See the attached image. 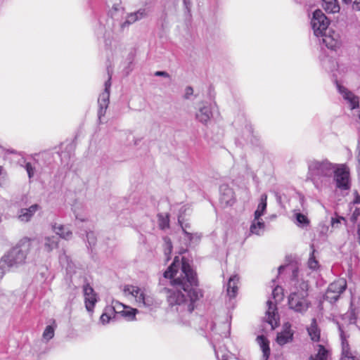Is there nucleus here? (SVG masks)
<instances>
[{
	"label": "nucleus",
	"mask_w": 360,
	"mask_h": 360,
	"mask_svg": "<svg viewBox=\"0 0 360 360\" xmlns=\"http://www.w3.org/2000/svg\"><path fill=\"white\" fill-rule=\"evenodd\" d=\"M164 277L172 279L173 289L167 290V302L172 310L178 313L177 323L191 326L195 303L202 297L195 272L184 257L180 262L179 257H175Z\"/></svg>",
	"instance_id": "1"
},
{
	"label": "nucleus",
	"mask_w": 360,
	"mask_h": 360,
	"mask_svg": "<svg viewBox=\"0 0 360 360\" xmlns=\"http://www.w3.org/2000/svg\"><path fill=\"white\" fill-rule=\"evenodd\" d=\"M335 165L328 159L310 160L307 162V179L312 182L314 187L322 191L328 188L332 184Z\"/></svg>",
	"instance_id": "2"
},
{
	"label": "nucleus",
	"mask_w": 360,
	"mask_h": 360,
	"mask_svg": "<svg viewBox=\"0 0 360 360\" xmlns=\"http://www.w3.org/2000/svg\"><path fill=\"white\" fill-rule=\"evenodd\" d=\"M30 248V240L24 238L4 253L0 259V279L7 271L15 270L25 263Z\"/></svg>",
	"instance_id": "3"
},
{
	"label": "nucleus",
	"mask_w": 360,
	"mask_h": 360,
	"mask_svg": "<svg viewBox=\"0 0 360 360\" xmlns=\"http://www.w3.org/2000/svg\"><path fill=\"white\" fill-rule=\"evenodd\" d=\"M291 284L292 287L288 301L289 308L295 312L304 314L307 311L311 304L308 299V281L299 278L298 271L297 269H295L292 271Z\"/></svg>",
	"instance_id": "4"
},
{
	"label": "nucleus",
	"mask_w": 360,
	"mask_h": 360,
	"mask_svg": "<svg viewBox=\"0 0 360 360\" xmlns=\"http://www.w3.org/2000/svg\"><path fill=\"white\" fill-rule=\"evenodd\" d=\"M329 24V20L321 10L316 9L313 12L311 25L314 35L321 37L320 44L328 49H334L339 44V34L328 29Z\"/></svg>",
	"instance_id": "5"
},
{
	"label": "nucleus",
	"mask_w": 360,
	"mask_h": 360,
	"mask_svg": "<svg viewBox=\"0 0 360 360\" xmlns=\"http://www.w3.org/2000/svg\"><path fill=\"white\" fill-rule=\"evenodd\" d=\"M124 293L126 296L134 297L139 307H144L152 309L160 304L155 299L153 295L144 288L134 285H126L124 288Z\"/></svg>",
	"instance_id": "6"
},
{
	"label": "nucleus",
	"mask_w": 360,
	"mask_h": 360,
	"mask_svg": "<svg viewBox=\"0 0 360 360\" xmlns=\"http://www.w3.org/2000/svg\"><path fill=\"white\" fill-rule=\"evenodd\" d=\"M273 299L267 301L268 309L266 311V322L274 328L278 325L279 316L277 313L276 302L283 300V289L281 286H276L272 291Z\"/></svg>",
	"instance_id": "7"
},
{
	"label": "nucleus",
	"mask_w": 360,
	"mask_h": 360,
	"mask_svg": "<svg viewBox=\"0 0 360 360\" xmlns=\"http://www.w3.org/2000/svg\"><path fill=\"white\" fill-rule=\"evenodd\" d=\"M332 181L340 191H348L351 188L349 168L345 164H335Z\"/></svg>",
	"instance_id": "8"
},
{
	"label": "nucleus",
	"mask_w": 360,
	"mask_h": 360,
	"mask_svg": "<svg viewBox=\"0 0 360 360\" xmlns=\"http://www.w3.org/2000/svg\"><path fill=\"white\" fill-rule=\"evenodd\" d=\"M147 15L148 12L146 8H140L136 12L128 13L124 20L117 21L113 24L112 32L115 34H120L128 30L129 25L143 19Z\"/></svg>",
	"instance_id": "9"
},
{
	"label": "nucleus",
	"mask_w": 360,
	"mask_h": 360,
	"mask_svg": "<svg viewBox=\"0 0 360 360\" xmlns=\"http://www.w3.org/2000/svg\"><path fill=\"white\" fill-rule=\"evenodd\" d=\"M347 288V281L345 278H339L331 283L324 295V300L330 303L335 302Z\"/></svg>",
	"instance_id": "10"
},
{
	"label": "nucleus",
	"mask_w": 360,
	"mask_h": 360,
	"mask_svg": "<svg viewBox=\"0 0 360 360\" xmlns=\"http://www.w3.org/2000/svg\"><path fill=\"white\" fill-rule=\"evenodd\" d=\"M337 325L340 333L342 346L340 360H360V356L350 350L349 343L347 340L348 335L345 330V326L343 324H340L339 323H337Z\"/></svg>",
	"instance_id": "11"
},
{
	"label": "nucleus",
	"mask_w": 360,
	"mask_h": 360,
	"mask_svg": "<svg viewBox=\"0 0 360 360\" xmlns=\"http://www.w3.org/2000/svg\"><path fill=\"white\" fill-rule=\"evenodd\" d=\"M108 79L105 82L104 86L105 89L103 92H102L98 97V117L100 122H101L102 117L105 115L106 112V110L109 105V98H110V89L111 86V75L108 73Z\"/></svg>",
	"instance_id": "12"
},
{
	"label": "nucleus",
	"mask_w": 360,
	"mask_h": 360,
	"mask_svg": "<svg viewBox=\"0 0 360 360\" xmlns=\"http://www.w3.org/2000/svg\"><path fill=\"white\" fill-rule=\"evenodd\" d=\"M195 116L198 122L204 125H207L212 117L210 105L206 102L200 103Z\"/></svg>",
	"instance_id": "13"
},
{
	"label": "nucleus",
	"mask_w": 360,
	"mask_h": 360,
	"mask_svg": "<svg viewBox=\"0 0 360 360\" xmlns=\"http://www.w3.org/2000/svg\"><path fill=\"white\" fill-rule=\"evenodd\" d=\"M336 87L351 109H355L359 107V101L357 96L338 82H336Z\"/></svg>",
	"instance_id": "14"
},
{
	"label": "nucleus",
	"mask_w": 360,
	"mask_h": 360,
	"mask_svg": "<svg viewBox=\"0 0 360 360\" xmlns=\"http://www.w3.org/2000/svg\"><path fill=\"white\" fill-rule=\"evenodd\" d=\"M83 291L86 309L89 312H93L94 306L97 302L96 294L89 284L84 285Z\"/></svg>",
	"instance_id": "15"
},
{
	"label": "nucleus",
	"mask_w": 360,
	"mask_h": 360,
	"mask_svg": "<svg viewBox=\"0 0 360 360\" xmlns=\"http://www.w3.org/2000/svg\"><path fill=\"white\" fill-rule=\"evenodd\" d=\"M294 331L291 329V325L286 323L283 325V329L278 333L276 337V342L283 346L287 343H290L293 340Z\"/></svg>",
	"instance_id": "16"
},
{
	"label": "nucleus",
	"mask_w": 360,
	"mask_h": 360,
	"mask_svg": "<svg viewBox=\"0 0 360 360\" xmlns=\"http://www.w3.org/2000/svg\"><path fill=\"white\" fill-rule=\"evenodd\" d=\"M219 191L221 203L226 206L232 205L235 200L233 189L227 185H221Z\"/></svg>",
	"instance_id": "17"
},
{
	"label": "nucleus",
	"mask_w": 360,
	"mask_h": 360,
	"mask_svg": "<svg viewBox=\"0 0 360 360\" xmlns=\"http://www.w3.org/2000/svg\"><path fill=\"white\" fill-rule=\"evenodd\" d=\"M39 209L40 206L37 204L32 205L28 208L20 209L18 214V218L20 221L27 222Z\"/></svg>",
	"instance_id": "18"
},
{
	"label": "nucleus",
	"mask_w": 360,
	"mask_h": 360,
	"mask_svg": "<svg viewBox=\"0 0 360 360\" xmlns=\"http://www.w3.org/2000/svg\"><path fill=\"white\" fill-rule=\"evenodd\" d=\"M72 210L77 220L81 222L87 221L89 217V212L87 207L82 203H75Z\"/></svg>",
	"instance_id": "19"
},
{
	"label": "nucleus",
	"mask_w": 360,
	"mask_h": 360,
	"mask_svg": "<svg viewBox=\"0 0 360 360\" xmlns=\"http://www.w3.org/2000/svg\"><path fill=\"white\" fill-rule=\"evenodd\" d=\"M108 7H110L109 11V14L111 18L113 19V24L119 21L118 18L120 16H122L124 13V9L121 5L120 0H114L113 2H111V5L108 4Z\"/></svg>",
	"instance_id": "20"
},
{
	"label": "nucleus",
	"mask_w": 360,
	"mask_h": 360,
	"mask_svg": "<svg viewBox=\"0 0 360 360\" xmlns=\"http://www.w3.org/2000/svg\"><path fill=\"white\" fill-rule=\"evenodd\" d=\"M266 229L265 223L264 222L262 219H256L254 217L252 221L250 232L251 234L262 236L264 234Z\"/></svg>",
	"instance_id": "21"
},
{
	"label": "nucleus",
	"mask_w": 360,
	"mask_h": 360,
	"mask_svg": "<svg viewBox=\"0 0 360 360\" xmlns=\"http://www.w3.org/2000/svg\"><path fill=\"white\" fill-rule=\"evenodd\" d=\"M257 342L259 345L260 349L263 353L262 360H268L270 356L269 342L267 338L262 335L257 338Z\"/></svg>",
	"instance_id": "22"
},
{
	"label": "nucleus",
	"mask_w": 360,
	"mask_h": 360,
	"mask_svg": "<svg viewBox=\"0 0 360 360\" xmlns=\"http://www.w3.org/2000/svg\"><path fill=\"white\" fill-rule=\"evenodd\" d=\"M238 281L239 278L237 276H233L229 279L226 285V292L230 299L234 298L237 295Z\"/></svg>",
	"instance_id": "23"
},
{
	"label": "nucleus",
	"mask_w": 360,
	"mask_h": 360,
	"mask_svg": "<svg viewBox=\"0 0 360 360\" xmlns=\"http://www.w3.org/2000/svg\"><path fill=\"white\" fill-rule=\"evenodd\" d=\"M309 336L313 342L320 341L321 331L319 328L316 319H313L311 323L307 328Z\"/></svg>",
	"instance_id": "24"
},
{
	"label": "nucleus",
	"mask_w": 360,
	"mask_h": 360,
	"mask_svg": "<svg viewBox=\"0 0 360 360\" xmlns=\"http://www.w3.org/2000/svg\"><path fill=\"white\" fill-rule=\"evenodd\" d=\"M314 348L317 350V353L314 356L311 355L310 360H329L330 352L323 345L318 344L314 346Z\"/></svg>",
	"instance_id": "25"
},
{
	"label": "nucleus",
	"mask_w": 360,
	"mask_h": 360,
	"mask_svg": "<svg viewBox=\"0 0 360 360\" xmlns=\"http://www.w3.org/2000/svg\"><path fill=\"white\" fill-rule=\"evenodd\" d=\"M53 231L60 238L68 240L72 237V233L68 226L55 224L53 226Z\"/></svg>",
	"instance_id": "26"
},
{
	"label": "nucleus",
	"mask_w": 360,
	"mask_h": 360,
	"mask_svg": "<svg viewBox=\"0 0 360 360\" xmlns=\"http://www.w3.org/2000/svg\"><path fill=\"white\" fill-rule=\"evenodd\" d=\"M267 195L264 193L260 196L259 202L257 205V210L255 211L254 217L256 219H262L266 212L267 206Z\"/></svg>",
	"instance_id": "27"
},
{
	"label": "nucleus",
	"mask_w": 360,
	"mask_h": 360,
	"mask_svg": "<svg viewBox=\"0 0 360 360\" xmlns=\"http://www.w3.org/2000/svg\"><path fill=\"white\" fill-rule=\"evenodd\" d=\"M58 245V238L57 236H46L44 239V250L50 252L57 248Z\"/></svg>",
	"instance_id": "28"
},
{
	"label": "nucleus",
	"mask_w": 360,
	"mask_h": 360,
	"mask_svg": "<svg viewBox=\"0 0 360 360\" xmlns=\"http://www.w3.org/2000/svg\"><path fill=\"white\" fill-rule=\"evenodd\" d=\"M323 6L328 13H335L340 11L337 0H323Z\"/></svg>",
	"instance_id": "29"
},
{
	"label": "nucleus",
	"mask_w": 360,
	"mask_h": 360,
	"mask_svg": "<svg viewBox=\"0 0 360 360\" xmlns=\"http://www.w3.org/2000/svg\"><path fill=\"white\" fill-rule=\"evenodd\" d=\"M56 326H47L42 334V339L45 342H49L54 337Z\"/></svg>",
	"instance_id": "30"
},
{
	"label": "nucleus",
	"mask_w": 360,
	"mask_h": 360,
	"mask_svg": "<svg viewBox=\"0 0 360 360\" xmlns=\"http://www.w3.org/2000/svg\"><path fill=\"white\" fill-rule=\"evenodd\" d=\"M178 221L185 236L190 231H193L190 223L184 219L181 214H180L178 217Z\"/></svg>",
	"instance_id": "31"
},
{
	"label": "nucleus",
	"mask_w": 360,
	"mask_h": 360,
	"mask_svg": "<svg viewBox=\"0 0 360 360\" xmlns=\"http://www.w3.org/2000/svg\"><path fill=\"white\" fill-rule=\"evenodd\" d=\"M137 311V309L126 306V309L122 311V316L127 318L129 321H132L134 320Z\"/></svg>",
	"instance_id": "32"
},
{
	"label": "nucleus",
	"mask_w": 360,
	"mask_h": 360,
	"mask_svg": "<svg viewBox=\"0 0 360 360\" xmlns=\"http://www.w3.org/2000/svg\"><path fill=\"white\" fill-rule=\"evenodd\" d=\"M158 217V224L161 229H165L169 227V219L167 214H159Z\"/></svg>",
	"instance_id": "33"
},
{
	"label": "nucleus",
	"mask_w": 360,
	"mask_h": 360,
	"mask_svg": "<svg viewBox=\"0 0 360 360\" xmlns=\"http://www.w3.org/2000/svg\"><path fill=\"white\" fill-rule=\"evenodd\" d=\"M307 264L308 267L311 270H316L319 267V262L314 257V250H313L310 254Z\"/></svg>",
	"instance_id": "34"
},
{
	"label": "nucleus",
	"mask_w": 360,
	"mask_h": 360,
	"mask_svg": "<svg viewBox=\"0 0 360 360\" xmlns=\"http://www.w3.org/2000/svg\"><path fill=\"white\" fill-rule=\"evenodd\" d=\"M165 240V255L167 257V260L169 259V255L171 254L172 250V244L170 239L167 237L164 238Z\"/></svg>",
	"instance_id": "35"
},
{
	"label": "nucleus",
	"mask_w": 360,
	"mask_h": 360,
	"mask_svg": "<svg viewBox=\"0 0 360 360\" xmlns=\"http://www.w3.org/2000/svg\"><path fill=\"white\" fill-rule=\"evenodd\" d=\"M295 217H296L297 224L298 226H303L307 225L309 224V220H308L307 217L303 214L296 213Z\"/></svg>",
	"instance_id": "36"
},
{
	"label": "nucleus",
	"mask_w": 360,
	"mask_h": 360,
	"mask_svg": "<svg viewBox=\"0 0 360 360\" xmlns=\"http://www.w3.org/2000/svg\"><path fill=\"white\" fill-rule=\"evenodd\" d=\"M25 169L27 173L29 179L31 180L35 175L36 169L31 162H27Z\"/></svg>",
	"instance_id": "37"
},
{
	"label": "nucleus",
	"mask_w": 360,
	"mask_h": 360,
	"mask_svg": "<svg viewBox=\"0 0 360 360\" xmlns=\"http://www.w3.org/2000/svg\"><path fill=\"white\" fill-rule=\"evenodd\" d=\"M191 243H198L201 238V234L190 231L186 235Z\"/></svg>",
	"instance_id": "38"
},
{
	"label": "nucleus",
	"mask_w": 360,
	"mask_h": 360,
	"mask_svg": "<svg viewBox=\"0 0 360 360\" xmlns=\"http://www.w3.org/2000/svg\"><path fill=\"white\" fill-rule=\"evenodd\" d=\"M112 306L115 309V314H122V311L124 310V309H126L125 305H124L123 304H122L117 301L112 302Z\"/></svg>",
	"instance_id": "39"
},
{
	"label": "nucleus",
	"mask_w": 360,
	"mask_h": 360,
	"mask_svg": "<svg viewBox=\"0 0 360 360\" xmlns=\"http://www.w3.org/2000/svg\"><path fill=\"white\" fill-rule=\"evenodd\" d=\"M86 239H87V242H88L89 245L90 246L94 245L96 243V237H95L94 233L92 231H89V232L86 231Z\"/></svg>",
	"instance_id": "40"
},
{
	"label": "nucleus",
	"mask_w": 360,
	"mask_h": 360,
	"mask_svg": "<svg viewBox=\"0 0 360 360\" xmlns=\"http://www.w3.org/2000/svg\"><path fill=\"white\" fill-rule=\"evenodd\" d=\"M103 314H106V315L109 316L112 319L115 317V309L112 305L110 306H106L104 309Z\"/></svg>",
	"instance_id": "41"
},
{
	"label": "nucleus",
	"mask_w": 360,
	"mask_h": 360,
	"mask_svg": "<svg viewBox=\"0 0 360 360\" xmlns=\"http://www.w3.org/2000/svg\"><path fill=\"white\" fill-rule=\"evenodd\" d=\"M343 320L348 319V324H354L356 322V318L350 313L344 315Z\"/></svg>",
	"instance_id": "42"
},
{
	"label": "nucleus",
	"mask_w": 360,
	"mask_h": 360,
	"mask_svg": "<svg viewBox=\"0 0 360 360\" xmlns=\"http://www.w3.org/2000/svg\"><path fill=\"white\" fill-rule=\"evenodd\" d=\"M112 319L111 317H110L109 316L106 315V314H102V315L101 316V318H100V321L103 323V324H107L110 322V321Z\"/></svg>",
	"instance_id": "43"
},
{
	"label": "nucleus",
	"mask_w": 360,
	"mask_h": 360,
	"mask_svg": "<svg viewBox=\"0 0 360 360\" xmlns=\"http://www.w3.org/2000/svg\"><path fill=\"white\" fill-rule=\"evenodd\" d=\"M193 94V89L191 86H187L185 89L184 98L186 99L190 98L191 96Z\"/></svg>",
	"instance_id": "44"
},
{
	"label": "nucleus",
	"mask_w": 360,
	"mask_h": 360,
	"mask_svg": "<svg viewBox=\"0 0 360 360\" xmlns=\"http://www.w3.org/2000/svg\"><path fill=\"white\" fill-rule=\"evenodd\" d=\"M154 75L158 77H169V75L165 71H157Z\"/></svg>",
	"instance_id": "45"
},
{
	"label": "nucleus",
	"mask_w": 360,
	"mask_h": 360,
	"mask_svg": "<svg viewBox=\"0 0 360 360\" xmlns=\"http://www.w3.org/2000/svg\"><path fill=\"white\" fill-rule=\"evenodd\" d=\"M183 1H184V4L185 6L186 9L188 11V12H189L191 5V0H183Z\"/></svg>",
	"instance_id": "46"
},
{
	"label": "nucleus",
	"mask_w": 360,
	"mask_h": 360,
	"mask_svg": "<svg viewBox=\"0 0 360 360\" xmlns=\"http://www.w3.org/2000/svg\"><path fill=\"white\" fill-rule=\"evenodd\" d=\"M354 9L360 11V0H354L353 4Z\"/></svg>",
	"instance_id": "47"
},
{
	"label": "nucleus",
	"mask_w": 360,
	"mask_h": 360,
	"mask_svg": "<svg viewBox=\"0 0 360 360\" xmlns=\"http://www.w3.org/2000/svg\"><path fill=\"white\" fill-rule=\"evenodd\" d=\"M356 239H357L359 243H360V224L357 225Z\"/></svg>",
	"instance_id": "48"
},
{
	"label": "nucleus",
	"mask_w": 360,
	"mask_h": 360,
	"mask_svg": "<svg viewBox=\"0 0 360 360\" xmlns=\"http://www.w3.org/2000/svg\"><path fill=\"white\" fill-rule=\"evenodd\" d=\"M215 354L218 360H228L227 357L225 355H222L221 358L220 359L218 352L215 351Z\"/></svg>",
	"instance_id": "49"
},
{
	"label": "nucleus",
	"mask_w": 360,
	"mask_h": 360,
	"mask_svg": "<svg viewBox=\"0 0 360 360\" xmlns=\"http://www.w3.org/2000/svg\"><path fill=\"white\" fill-rule=\"evenodd\" d=\"M354 204H359L360 203V196L359 195H356L354 200Z\"/></svg>",
	"instance_id": "50"
},
{
	"label": "nucleus",
	"mask_w": 360,
	"mask_h": 360,
	"mask_svg": "<svg viewBox=\"0 0 360 360\" xmlns=\"http://www.w3.org/2000/svg\"><path fill=\"white\" fill-rule=\"evenodd\" d=\"M342 1L347 4L352 3V0H342Z\"/></svg>",
	"instance_id": "51"
},
{
	"label": "nucleus",
	"mask_w": 360,
	"mask_h": 360,
	"mask_svg": "<svg viewBox=\"0 0 360 360\" xmlns=\"http://www.w3.org/2000/svg\"><path fill=\"white\" fill-rule=\"evenodd\" d=\"M335 222L338 223V222H339V220H338V219H336V220L333 219V221H332V224H333V226H334V225H335Z\"/></svg>",
	"instance_id": "52"
},
{
	"label": "nucleus",
	"mask_w": 360,
	"mask_h": 360,
	"mask_svg": "<svg viewBox=\"0 0 360 360\" xmlns=\"http://www.w3.org/2000/svg\"><path fill=\"white\" fill-rule=\"evenodd\" d=\"M284 267L283 266H281L279 268H278V271L279 273L281 272V270L283 269Z\"/></svg>",
	"instance_id": "53"
}]
</instances>
